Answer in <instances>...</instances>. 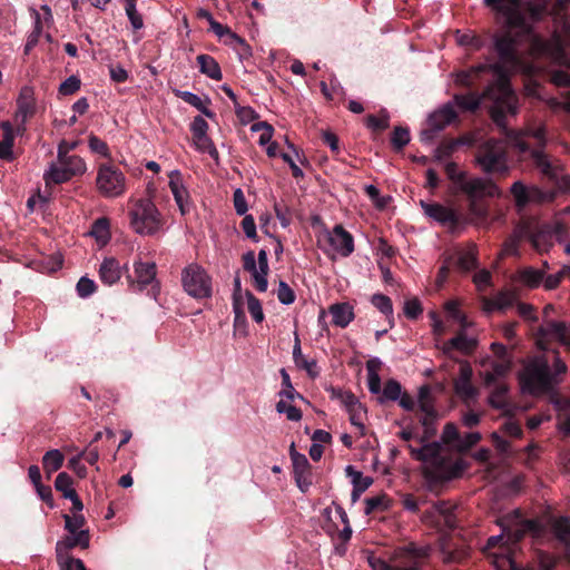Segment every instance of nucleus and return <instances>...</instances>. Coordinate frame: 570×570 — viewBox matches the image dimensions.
Masks as SVG:
<instances>
[{"label": "nucleus", "instance_id": "55", "mask_svg": "<svg viewBox=\"0 0 570 570\" xmlns=\"http://www.w3.org/2000/svg\"><path fill=\"white\" fill-rule=\"evenodd\" d=\"M278 301L284 305H289L295 302L296 295L287 283L281 281L276 292Z\"/></svg>", "mask_w": 570, "mask_h": 570}, {"label": "nucleus", "instance_id": "15", "mask_svg": "<svg viewBox=\"0 0 570 570\" xmlns=\"http://www.w3.org/2000/svg\"><path fill=\"white\" fill-rule=\"evenodd\" d=\"M132 286L138 291H144L147 286H151V295L156 297L159 287L156 281V265L155 263L137 261L134 263V281Z\"/></svg>", "mask_w": 570, "mask_h": 570}, {"label": "nucleus", "instance_id": "39", "mask_svg": "<svg viewBox=\"0 0 570 570\" xmlns=\"http://www.w3.org/2000/svg\"><path fill=\"white\" fill-rule=\"evenodd\" d=\"M519 281L529 287H537L543 281V273L539 269L528 267L520 271Z\"/></svg>", "mask_w": 570, "mask_h": 570}, {"label": "nucleus", "instance_id": "63", "mask_svg": "<svg viewBox=\"0 0 570 570\" xmlns=\"http://www.w3.org/2000/svg\"><path fill=\"white\" fill-rule=\"evenodd\" d=\"M80 88V79L76 76H70L59 87V92L63 96L75 94Z\"/></svg>", "mask_w": 570, "mask_h": 570}, {"label": "nucleus", "instance_id": "48", "mask_svg": "<svg viewBox=\"0 0 570 570\" xmlns=\"http://www.w3.org/2000/svg\"><path fill=\"white\" fill-rule=\"evenodd\" d=\"M458 147L453 139L442 141L434 149V158L438 161H444L450 158L455 151Z\"/></svg>", "mask_w": 570, "mask_h": 570}, {"label": "nucleus", "instance_id": "57", "mask_svg": "<svg viewBox=\"0 0 570 570\" xmlns=\"http://www.w3.org/2000/svg\"><path fill=\"white\" fill-rule=\"evenodd\" d=\"M126 14L130 21V24L134 30H140L144 27V20L141 14L137 10V6L129 3V6H125Z\"/></svg>", "mask_w": 570, "mask_h": 570}, {"label": "nucleus", "instance_id": "16", "mask_svg": "<svg viewBox=\"0 0 570 570\" xmlns=\"http://www.w3.org/2000/svg\"><path fill=\"white\" fill-rule=\"evenodd\" d=\"M289 455L293 463L295 482L302 492H306L312 485L309 462L304 454H301L295 450L294 443L291 445Z\"/></svg>", "mask_w": 570, "mask_h": 570}, {"label": "nucleus", "instance_id": "41", "mask_svg": "<svg viewBox=\"0 0 570 570\" xmlns=\"http://www.w3.org/2000/svg\"><path fill=\"white\" fill-rule=\"evenodd\" d=\"M90 234L97 239L101 245L107 244L110 238L109 233V222L107 218L97 219L91 228Z\"/></svg>", "mask_w": 570, "mask_h": 570}, {"label": "nucleus", "instance_id": "40", "mask_svg": "<svg viewBox=\"0 0 570 570\" xmlns=\"http://www.w3.org/2000/svg\"><path fill=\"white\" fill-rule=\"evenodd\" d=\"M345 471L351 476L353 487L357 489V492L366 491L373 483L371 476H364L362 472L355 471L351 465H347Z\"/></svg>", "mask_w": 570, "mask_h": 570}, {"label": "nucleus", "instance_id": "43", "mask_svg": "<svg viewBox=\"0 0 570 570\" xmlns=\"http://www.w3.org/2000/svg\"><path fill=\"white\" fill-rule=\"evenodd\" d=\"M276 411L285 414L288 421L298 422L302 419V411L286 400H279L276 403Z\"/></svg>", "mask_w": 570, "mask_h": 570}, {"label": "nucleus", "instance_id": "61", "mask_svg": "<svg viewBox=\"0 0 570 570\" xmlns=\"http://www.w3.org/2000/svg\"><path fill=\"white\" fill-rule=\"evenodd\" d=\"M480 440H481V434L479 432H469L464 436H461L460 442L456 443V450L468 451L474 444H476Z\"/></svg>", "mask_w": 570, "mask_h": 570}, {"label": "nucleus", "instance_id": "2", "mask_svg": "<svg viewBox=\"0 0 570 570\" xmlns=\"http://www.w3.org/2000/svg\"><path fill=\"white\" fill-rule=\"evenodd\" d=\"M411 456L424 463L426 478L434 482H443L460 476L466 469L463 460H452L442 454L439 443H429L416 449L409 445Z\"/></svg>", "mask_w": 570, "mask_h": 570}, {"label": "nucleus", "instance_id": "1", "mask_svg": "<svg viewBox=\"0 0 570 570\" xmlns=\"http://www.w3.org/2000/svg\"><path fill=\"white\" fill-rule=\"evenodd\" d=\"M505 20V28L494 38V48L499 57L495 65H478L469 70L456 73L455 81L462 86H472L485 72H492L495 82L487 88L483 97L493 101L491 117L502 129L505 140L489 138L479 144L474 163L485 174L505 175L509 171L508 145L519 154H529L537 168L550 179H558L561 164L552 161L543 151L547 142V125L538 118H530L519 130L508 129L505 118L514 116L518 111L517 97L509 82V72L523 69V55L521 47L527 43L530 56L547 58L551 62L569 67L570 61L564 52V39L557 31L544 39L532 31L528 18L540 19L550 14L567 36L570 32V22L566 10L570 0H538L537 3L524 6L522 0H483Z\"/></svg>", "mask_w": 570, "mask_h": 570}, {"label": "nucleus", "instance_id": "32", "mask_svg": "<svg viewBox=\"0 0 570 570\" xmlns=\"http://www.w3.org/2000/svg\"><path fill=\"white\" fill-rule=\"evenodd\" d=\"M199 71L210 79L220 80L223 75L217 61L209 55H199L197 57Z\"/></svg>", "mask_w": 570, "mask_h": 570}, {"label": "nucleus", "instance_id": "28", "mask_svg": "<svg viewBox=\"0 0 570 570\" xmlns=\"http://www.w3.org/2000/svg\"><path fill=\"white\" fill-rule=\"evenodd\" d=\"M522 224L528 225L530 229V234H528L525 239H528L537 250H547L550 245V235L546 230L538 229L533 220H523Z\"/></svg>", "mask_w": 570, "mask_h": 570}, {"label": "nucleus", "instance_id": "49", "mask_svg": "<svg viewBox=\"0 0 570 570\" xmlns=\"http://www.w3.org/2000/svg\"><path fill=\"white\" fill-rule=\"evenodd\" d=\"M65 519V529L70 534L78 533L79 531H83L82 527L85 524V517L81 513H73L72 515L63 514Z\"/></svg>", "mask_w": 570, "mask_h": 570}, {"label": "nucleus", "instance_id": "27", "mask_svg": "<svg viewBox=\"0 0 570 570\" xmlns=\"http://www.w3.org/2000/svg\"><path fill=\"white\" fill-rule=\"evenodd\" d=\"M494 387L489 396V403L492 407L501 410L503 413L511 412V404L508 399V386L502 382L493 384Z\"/></svg>", "mask_w": 570, "mask_h": 570}, {"label": "nucleus", "instance_id": "30", "mask_svg": "<svg viewBox=\"0 0 570 570\" xmlns=\"http://www.w3.org/2000/svg\"><path fill=\"white\" fill-rule=\"evenodd\" d=\"M1 128L3 130V138L0 141V159L12 160L13 159V127L9 121H3L1 124Z\"/></svg>", "mask_w": 570, "mask_h": 570}, {"label": "nucleus", "instance_id": "14", "mask_svg": "<svg viewBox=\"0 0 570 570\" xmlns=\"http://www.w3.org/2000/svg\"><path fill=\"white\" fill-rule=\"evenodd\" d=\"M458 188L468 196L470 202L479 200L483 197H495L500 195V190L497 185L480 177L468 178L466 176Z\"/></svg>", "mask_w": 570, "mask_h": 570}, {"label": "nucleus", "instance_id": "34", "mask_svg": "<svg viewBox=\"0 0 570 570\" xmlns=\"http://www.w3.org/2000/svg\"><path fill=\"white\" fill-rule=\"evenodd\" d=\"M293 358L295 364L298 367L306 370L311 376L315 377L318 374V372L316 371V362L313 360H307L303 355L301 350V343L297 336L295 338V344L293 346Z\"/></svg>", "mask_w": 570, "mask_h": 570}, {"label": "nucleus", "instance_id": "50", "mask_svg": "<svg viewBox=\"0 0 570 570\" xmlns=\"http://www.w3.org/2000/svg\"><path fill=\"white\" fill-rule=\"evenodd\" d=\"M371 302L385 316H393L392 301L389 296L383 294H374L371 298Z\"/></svg>", "mask_w": 570, "mask_h": 570}, {"label": "nucleus", "instance_id": "12", "mask_svg": "<svg viewBox=\"0 0 570 570\" xmlns=\"http://www.w3.org/2000/svg\"><path fill=\"white\" fill-rule=\"evenodd\" d=\"M454 509L455 507L450 502L438 501L423 513L422 519L436 527L453 530L456 528Z\"/></svg>", "mask_w": 570, "mask_h": 570}, {"label": "nucleus", "instance_id": "38", "mask_svg": "<svg viewBox=\"0 0 570 570\" xmlns=\"http://www.w3.org/2000/svg\"><path fill=\"white\" fill-rule=\"evenodd\" d=\"M179 97L187 104L191 105L196 109H198L203 115H205L208 118H214L215 114L207 108L203 99L190 92V91H180Z\"/></svg>", "mask_w": 570, "mask_h": 570}, {"label": "nucleus", "instance_id": "22", "mask_svg": "<svg viewBox=\"0 0 570 570\" xmlns=\"http://www.w3.org/2000/svg\"><path fill=\"white\" fill-rule=\"evenodd\" d=\"M122 275V266L115 257H105L99 267L100 281L111 286L116 284Z\"/></svg>", "mask_w": 570, "mask_h": 570}, {"label": "nucleus", "instance_id": "52", "mask_svg": "<svg viewBox=\"0 0 570 570\" xmlns=\"http://www.w3.org/2000/svg\"><path fill=\"white\" fill-rule=\"evenodd\" d=\"M444 170L448 178L459 187L463 179L466 177V173L459 169L454 161H448L444 165Z\"/></svg>", "mask_w": 570, "mask_h": 570}, {"label": "nucleus", "instance_id": "62", "mask_svg": "<svg viewBox=\"0 0 570 570\" xmlns=\"http://www.w3.org/2000/svg\"><path fill=\"white\" fill-rule=\"evenodd\" d=\"M456 41L461 46H466V47H471L474 49H479L482 46V40L479 37H476L474 33H471V32H465V33L458 32Z\"/></svg>", "mask_w": 570, "mask_h": 570}, {"label": "nucleus", "instance_id": "8", "mask_svg": "<svg viewBox=\"0 0 570 570\" xmlns=\"http://www.w3.org/2000/svg\"><path fill=\"white\" fill-rule=\"evenodd\" d=\"M87 170L85 160L79 156L71 157H57V163H53L43 174V179L47 185L62 184L69 181L75 176L83 175Z\"/></svg>", "mask_w": 570, "mask_h": 570}, {"label": "nucleus", "instance_id": "18", "mask_svg": "<svg viewBox=\"0 0 570 570\" xmlns=\"http://www.w3.org/2000/svg\"><path fill=\"white\" fill-rule=\"evenodd\" d=\"M473 371L469 363L462 362L459 376L454 380L455 394L464 402L476 397L478 390L472 384Z\"/></svg>", "mask_w": 570, "mask_h": 570}, {"label": "nucleus", "instance_id": "24", "mask_svg": "<svg viewBox=\"0 0 570 570\" xmlns=\"http://www.w3.org/2000/svg\"><path fill=\"white\" fill-rule=\"evenodd\" d=\"M510 368H511L510 360L490 361L489 367H487L482 373L484 383L488 386L495 384L499 379L505 376L509 373Z\"/></svg>", "mask_w": 570, "mask_h": 570}, {"label": "nucleus", "instance_id": "54", "mask_svg": "<svg viewBox=\"0 0 570 570\" xmlns=\"http://www.w3.org/2000/svg\"><path fill=\"white\" fill-rule=\"evenodd\" d=\"M420 411L424 414L421 419V423L428 428L436 417V411L434 409L433 401H424L419 403Z\"/></svg>", "mask_w": 570, "mask_h": 570}, {"label": "nucleus", "instance_id": "31", "mask_svg": "<svg viewBox=\"0 0 570 570\" xmlns=\"http://www.w3.org/2000/svg\"><path fill=\"white\" fill-rule=\"evenodd\" d=\"M511 193L519 207L525 206L539 195V190L537 188H528L521 181H515L512 185Z\"/></svg>", "mask_w": 570, "mask_h": 570}, {"label": "nucleus", "instance_id": "47", "mask_svg": "<svg viewBox=\"0 0 570 570\" xmlns=\"http://www.w3.org/2000/svg\"><path fill=\"white\" fill-rule=\"evenodd\" d=\"M178 176H179L178 171H173L170 181H169L170 190L174 195V198H175L177 205L188 198L187 190L180 184Z\"/></svg>", "mask_w": 570, "mask_h": 570}, {"label": "nucleus", "instance_id": "29", "mask_svg": "<svg viewBox=\"0 0 570 570\" xmlns=\"http://www.w3.org/2000/svg\"><path fill=\"white\" fill-rule=\"evenodd\" d=\"M515 302V295L512 292L504 291L498 293L493 298L487 299L485 311L487 312H493V311H505L510 308Z\"/></svg>", "mask_w": 570, "mask_h": 570}, {"label": "nucleus", "instance_id": "56", "mask_svg": "<svg viewBox=\"0 0 570 570\" xmlns=\"http://www.w3.org/2000/svg\"><path fill=\"white\" fill-rule=\"evenodd\" d=\"M429 316L432 321V333L435 336V341H436L435 345H436V347L441 348L442 344H440V338L445 333L444 323L442 322V320L440 318V316L436 312H433V311L430 312Z\"/></svg>", "mask_w": 570, "mask_h": 570}, {"label": "nucleus", "instance_id": "10", "mask_svg": "<svg viewBox=\"0 0 570 570\" xmlns=\"http://www.w3.org/2000/svg\"><path fill=\"white\" fill-rule=\"evenodd\" d=\"M420 206L426 217L434 220L449 232L458 230L462 223V216L452 207L445 206L440 203H429L425 200L420 202Z\"/></svg>", "mask_w": 570, "mask_h": 570}, {"label": "nucleus", "instance_id": "19", "mask_svg": "<svg viewBox=\"0 0 570 570\" xmlns=\"http://www.w3.org/2000/svg\"><path fill=\"white\" fill-rule=\"evenodd\" d=\"M75 547H80L86 549L89 547V532L88 531H79L75 534H68L63 539L59 540L56 544V553L57 559H62L66 557H71L69 554V550Z\"/></svg>", "mask_w": 570, "mask_h": 570}, {"label": "nucleus", "instance_id": "3", "mask_svg": "<svg viewBox=\"0 0 570 570\" xmlns=\"http://www.w3.org/2000/svg\"><path fill=\"white\" fill-rule=\"evenodd\" d=\"M499 524L502 533L488 539L485 547L488 550L498 547L499 551H502L508 547L517 546L527 532L535 528L534 521L521 519L519 510H514L512 515L500 519Z\"/></svg>", "mask_w": 570, "mask_h": 570}, {"label": "nucleus", "instance_id": "7", "mask_svg": "<svg viewBox=\"0 0 570 570\" xmlns=\"http://www.w3.org/2000/svg\"><path fill=\"white\" fill-rule=\"evenodd\" d=\"M96 187L106 198H116L126 191V176L112 164H100L97 169Z\"/></svg>", "mask_w": 570, "mask_h": 570}, {"label": "nucleus", "instance_id": "36", "mask_svg": "<svg viewBox=\"0 0 570 570\" xmlns=\"http://www.w3.org/2000/svg\"><path fill=\"white\" fill-rule=\"evenodd\" d=\"M55 488L61 492L63 498H72L77 492L73 489V481L71 476L66 472H60L55 481Z\"/></svg>", "mask_w": 570, "mask_h": 570}, {"label": "nucleus", "instance_id": "59", "mask_svg": "<svg viewBox=\"0 0 570 570\" xmlns=\"http://www.w3.org/2000/svg\"><path fill=\"white\" fill-rule=\"evenodd\" d=\"M391 141L395 148L402 149L410 141L409 130L402 127L395 128Z\"/></svg>", "mask_w": 570, "mask_h": 570}, {"label": "nucleus", "instance_id": "58", "mask_svg": "<svg viewBox=\"0 0 570 570\" xmlns=\"http://www.w3.org/2000/svg\"><path fill=\"white\" fill-rule=\"evenodd\" d=\"M461 435L454 424H446L442 433V441L456 449V443L460 442Z\"/></svg>", "mask_w": 570, "mask_h": 570}, {"label": "nucleus", "instance_id": "53", "mask_svg": "<svg viewBox=\"0 0 570 570\" xmlns=\"http://www.w3.org/2000/svg\"><path fill=\"white\" fill-rule=\"evenodd\" d=\"M402 394V386L395 380H389L382 390V396L389 401H397Z\"/></svg>", "mask_w": 570, "mask_h": 570}, {"label": "nucleus", "instance_id": "35", "mask_svg": "<svg viewBox=\"0 0 570 570\" xmlns=\"http://www.w3.org/2000/svg\"><path fill=\"white\" fill-rule=\"evenodd\" d=\"M63 460V454L57 449L46 452V454L42 458L45 471L48 474L58 471L62 466Z\"/></svg>", "mask_w": 570, "mask_h": 570}, {"label": "nucleus", "instance_id": "23", "mask_svg": "<svg viewBox=\"0 0 570 570\" xmlns=\"http://www.w3.org/2000/svg\"><path fill=\"white\" fill-rule=\"evenodd\" d=\"M476 246L471 244L466 248L458 249L452 256V265L455 264L462 272H469L476 266Z\"/></svg>", "mask_w": 570, "mask_h": 570}, {"label": "nucleus", "instance_id": "33", "mask_svg": "<svg viewBox=\"0 0 570 570\" xmlns=\"http://www.w3.org/2000/svg\"><path fill=\"white\" fill-rule=\"evenodd\" d=\"M40 10L43 12V16H41L40 12L35 8L29 9L30 14L33 19V30L42 33L45 26L52 24L53 17H52L51 9L48 4H42L40 7Z\"/></svg>", "mask_w": 570, "mask_h": 570}, {"label": "nucleus", "instance_id": "4", "mask_svg": "<svg viewBox=\"0 0 570 570\" xmlns=\"http://www.w3.org/2000/svg\"><path fill=\"white\" fill-rule=\"evenodd\" d=\"M129 224L132 230L142 236L156 235L164 225L161 214L148 198L132 202L129 209Z\"/></svg>", "mask_w": 570, "mask_h": 570}, {"label": "nucleus", "instance_id": "46", "mask_svg": "<svg viewBox=\"0 0 570 570\" xmlns=\"http://www.w3.org/2000/svg\"><path fill=\"white\" fill-rule=\"evenodd\" d=\"M245 295L247 298V309L252 318L256 323H262L264 321V312L259 299L256 298L250 292H246Z\"/></svg>", "mask_w": 570, "mask_h": 570}, {"label": "nucleus", "instance_id": "60", "mask_svg": "<svg viewBox=\"0 0 570 570\" xmlns=\"http://www.w3.org/2000/svg\"><path fill=\"white\" fill-rule=\"evenodd\" d=\"M89 148L92 153L101 155L106 158L110 157L107 144L95 135H91L88 140Z\"/></svg>", "mask_w": 570, "mask_h": 570}, {"label": "nucleus", "instance_id": "64", "mask_svg": "<svg viewBox=\"0 0 570 570\" xmlns=\"http://www.w3.org/2000/svg\"><path fill=\"white\" fill-rule=\"evenodd\" d=\"M58 562L61 570H86L83 562L72 557L58 559Z\"/></svg>", "mask_w": 570, "mask_h": 570}, {"label": "nucleus", "instance_id": "13", "mask_svg": "<svg viewBox=\"0 0 570 570\" xmlns=\"http://www.w3.org/2000/svg\"><path fill=\"white\" fill-rule=\"evenodd\" d=\"M325 239L328 243L333 255L348 257L354 252V238L342 225H336L332 230L325 233Z\"/></svg>", "mask_w": 570, "mask_h": 570}, {"label": "nucleus", "instance_id": "45", "mask_svg": "<svg viewBox=\"0 0 570 570\" xmlns=\"http://www.w3.org/2000/svg\"><path fill=\"white\" fill-rule=\"evenodd\" d=\"M389 505L390 500L386 495H376L367 498L365 500V513L371 514L375 511H384L387 510Z\"/></svg>", "mask_w": 570, "mask_h": 570}, {"label": "nucleus", "instance_id": "21", "mask_svg": "<svg viewBox=\"0 0 570 570\" xmlns=\"http://www.w3.org/2000/svg\"><path fill=\"white\" fill-rule=\"evenodd\" d=\"M528 234H530L529 226L522 224V222L518 224L513 233L504 242L500 256H518L519 244L525 239Z\"/></svg>", "mask_w": 570, "mask_h": 570}, {"label": "nucleus", "instance_id": "20", "mask_svg": "<svg viewBox=\"0 0 570 570\" xmlns=\"http://www.w3.org/2000/svg\"><path fill=\"white\" fill-rule=\"evenodd\" d=\"M476 345V341L472 337H469L464 331L459 332V334L451 340L442 343L441 351L443 354L451 356L453 351H460L462 353H470Z\"/></svg>", "mask_w": 570, "mask_h": 570}, {"label": "nucleus", "instance_id": "51", "mask_svg": "<svg viewBox=\"0 0 570 570\" xmlns=\"http://www.w3.org/2000/svg\"><path fill=\"white\" fill-rule=\"evenodd\" d=\"M444 309L449 318L458 322L462 327L466 326V318L464 314L460 311V305L458 301H448L444 304Z\"/></svg>", "mask_w": 570, "mask_h": 570}, {"label": "nucleus", "instance_id": "9", "mask_svg": "<svg viewBox=\"0 0 570 570\" xmlns=\"http://www.w3.org/2000/svg\"><path fill=\"white\" fill-rule=\"evenodd\" d=\"M181 282L185 292L195 298H207L212 295V279L197 264H189L184 268Z\"/></svg>", "mask_w": 570, "mask_h": 570}, {"label": "nucleus", "instance_id": "37", "mask_svg": "<svg viewBox=\"0 0 570 570\" xmlns=\"http://www.w3.org/2000/svg\"><path fill=\"white\" fill-rule=\"evenodd\" d=\"M481 99L475 94L455 95L452 104L462 110L473 111L480 106Z\"/></svg>", "mask_w": 570, "mask_h": 570}, {"label": "nucleus", "instance_id": "6", "mask_svg": "<svg viewBox=\"0 0 570 570\" xmlns=\"http://www.w3.org/2000/svg\"><path fill=\"white\" fill-rule=\"evenodd\" d=\"M429 547H416L413 543L397 548L391 563L382 559H370L373 570H419V560L428 557Z\"/></svg>", "mask_w": 570, "mask_h": 570}, {"label": "nucleus", "instance_id": "17", "mask_svg": "<svg viewBox=\"0 0 570 570\" xmlns=\"http://www.w3.org/2000/svg\"><path fill=\"white\" fill-rule=\"evenodd\" d=\"M36 105L33 90L30 87H23L17 100V111L14 122L18 131L24 130L27 120L35 114Z\"/></svg>", "mask_w": 570, "mask_h": 570}, {"label": "nucleus", "instance_id": "26", "mask_svg": "<svg viewBox=\"0 0 570 570\" xmlns=\"http://www.w3.org/2000/svg\"><path fill=\"white\" fill-rule=\"evenodd\" d=\"M332 322L338 327H346L354 320L353 307L348 303H336L330 306Z\"/></svg>", "mask_w": 570, "mask_h": 570}, {"label": "nucleus", "instance_id": "44", "mask_svg": "<svg viewBox=\"0 0 570 570\" xmlns=\"http://www.w3.org/2000/svg\"><path fill=\"white\" fill-rule=\"evenodd\" d=\"M556 537L564 544L570 542V520L567 518L556 519L552 523Z\"/></svg>", "mask_w": 570, "mask_h": 570}, {"label": "nucleus", "instance_id": "5", "mask_svg": "<svg viewBox=\"0 0 570 570\" xmlns=\"http://www.w3.org/2000/svg\"><path fill=\"white\" fill-rule=\"evenodd\" d=\"M520 382L523 390L531 394L548 393L558 383L548 362L542 357H535L525 364Z\"/></svg>", "mask_w": 570, "mask_h": 570}, {"label": "nucleus", "instance_id": "11", "mask_svg": "<svg viewBox=\"0 0 570 570\" xmlns=\"http://www.w3.org/2000/svg\"><path fill=\"white\" fill-rule=\"evenodd\" d=\"M244 269L248 271L254 279V285L258 292H266L268 287L267 273L268 259L265 249L258 252L257 263L254 252H247L243 256Z\"/></svg>", "mask_w": 570, "mask_h": 570}, {"label": "nucleus", "instance_id": "42", "mask_svg": "<svg viewBox=\"0 0 570 570\" xmlns=\"http://www.w3.org/2000/svg\"><path fill=\"white\" fill-rule=\"evenodd\" d=\"M193 141L197 150L207 153L214 159L218 158V151L208 134L195 136Z\"/></svg>", "mask_w": 570, "mask_h": 570}, {"label": "nucleus", "instance_id": "25", "mask_svg": "<svg viewBox=\"0 0 570 570\" xmlns=\"http://www.w3.org/2000/svg\"><path fill=\"white\" fill-rule=\"evenodd\" d=\"M456 112L452 102L443 105L429 116V120L440 131L443 130L448 125L454 121Z\"/></svg>", "mask_w": 570, "mask_h": 570}]
</instances>
